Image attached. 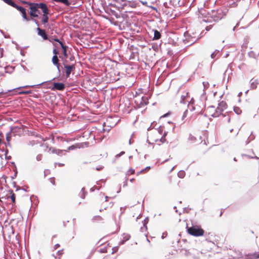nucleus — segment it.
I'll return each instance as SVG.
<instances>
[{
    "label": "nucleus",
    "instance_id": "1",
    "mask_svg": "<svg viewBox=\"0 0 259 259\" xmlns=\"http://www.w3.org/2000/svg\"><path fill=\"white\" fill-rule=\"evenodd\" d=\"M162 130L161 129L155 130L150 132L148 136L147 141L149 144H153L155 143L161 142L163 143L166 141L164 137L166 134L165 133L162 135Z\"/></svg>",
    "mask_w": 259,
    "mask_h": 259
},
{
    "label": "nucleus",
    "instance_id": "2",
    "mask_svg": "<svg viewBox=\"0 0 259 259\" xmlns=\"http://www.w3.org/2000/svg\"><path fill=\"white\" fill-rule=\"evenodd\" d=\"M23 3L26 4L29 6V14L31 18L38 17V14H39V9H40L43 12L42 7L46 9L47 7V5L45 3H31L26 2H23Z\"/></svg>",
    "mask_w": 259,
    "mask_h": 259
},
{
    "label": "nucleus",
    "instance_id": "3",
    "mask_svg": "<svg viewBox=\"0 0 259 259\" xmlns=\"http://www.w3.org/2000/svg\"><path fill=\"white\" fill-rule=\"evenodd\" d=\"M187 229L188 233L193 236H202L204 234V230L199 226L196 225L190 227H187Z\"/></svg>",
    "mask_w": 259,
    "mask_h": 259
},
{
    "label": "nucleus",
    "instance_id": "4",
    "mask_svg": "<svg viewBox=\"0 0 259 259\" xmlns=\"http://www.w3.org/2000/svg\"><path fill=\"white\" fill-rule=\"evenodd\" d=\"M208 109H209L210 112H211L210 115L213 117H219L220 115H222L223 114L222 112H223V110L221 109H219V107L218 106L217 108L215 109H214L213 107H210L208 108Z\"/></svg>",
    "mask_w": 259,
    "mask_h": 259
},
{
    "label": "nucleus",
    "instance_id": "5",
    "mask_svg": "<svg viewBox=\"0 0 259 259\" xmlns=\"http://www.w3.org/2000/svg\"><path fill=\"white\" fill-rule=\"evenodd\" d=\"M42 8L43 9V15L41 22L43 24H46L48 23L49 20V17L48 15L49 14V10L48 7H47L46 9H44V7H42Z\"/></svg>",
    "mask_w": 259,
    "mask_h": 259
},
{
    "label": "nucleus",
    "instance_id": "6",
    "mask_svg": "<svg viewBox=\"0 0 259 259\" xmlns=\"http://www.w3.org/2000/svg\"><path fill=\"white\" fill-rule=\"evenodd\" d=\"M64 68L65 69V73L67 77H68L70 76L71 72L74 70L75 69V65L73 64L71 65H68L66 64H64Z\"/></svg>",
    "mask_w": 259,
    "mask_h": 259
},
{
    "label": "nucleus",
    "instance_id": "7",
    "mask_svg": "<svg viewBox=\"0 0 259 259\" xmlns=\"http://www.w3.org/2000/svg\"><path fill=\"white\" fill-rule=\"evenodd\" d=\"M65 150H62L60 149H56L54 147H50L49 149V152L53 154H56L59 156H63L65 154L64 152Z\"/></svg>",
    "mask_w": 259,
    "mask_h": 259
},
{
    "label": "nucleus",
    "instance_id": "8",
    "mask_svg": "<svg viewBox=\"0 0 259 259\" xmlns=\"http://www.w3.org/2000/svg\"><path fill=\"white\" fill-rule=\"evenodd\" d=\"M111 246L109 244H105L98 248V251L101 253H106L110 251Z\"/></svg>",
    "mask_w": 259,
    "mask_h": 259
},
{
    "label": "nucleus",
    "instance_id": "9",
    "mask_svg": "<svg viewBox=\"0 0 259 259\" xmlns=\"http://www.w3.org/2000/svg\"><path fill=\"white\" fill-rule=\"evenodd\" d=\"M16 9L19 11L21 14H22V17L23 18L26 20L27 21H28L30 20V18H28L27 16V15H26V10L25 9H24L23 7H21V6H19L17 5V8H16Z\"/></svg>",
    "mask_w": 259,
    "mask_h": 259
},
{
    "label": "nucleus",
    "instance_id": "10",
    "mask_svg": "<svg viewBox=\"0 0 259 259\" xmlns=\"http://www.w3.org/2000/svg\"><path fill=\"white\" fill-rule=\"evenodd\" d=\"M65 89V85L63 83L55 82L54 83V87L52 88V90L63 91Z\"/></svg>",
    "mask_w": 259,
    "mask_h": 259
},
{
    "label": "nucleus",
    "instance_id": "11",
    "mask_svg": "<svg viewBox=\"0 0 259 259\" xmlns=\"http://www.w3.org/2000/svg\"><path fill=\"white\" fill-rule=\"evenodd\" d=\"M52 61L53 64L56 66L57 70L59 72H60V64L59 63V60L58 57V56H53Z\"/></svg>",
    "mask_w": 259,
    "mask_h": 259
},
{
    "label": "nucleus",
    "instance_id": "12",
    "mask_svg": "<svg viewBox=\"0 0 259 259\" xmlns=\"http://www.w3.org/2000/svg\"><path fill=\"white\" fill-rule=\"evenodd\" d=\"M37 30L38 32V34L41 36L45 40H47L48 39V35L46 33L45 30H42L39 27L37 28Z\"/></svg>",
    "mask_w": 259,
    "mask_h": 259
},
{
    "label": "nucleus",
    "instance_id": "13",
    "mask_svg": "<svg viewBox=\"0 0 259 259\" xmlns=\"http://www.w3.org/2000/svg\"><path fill=\"white\" fill-rule=\"evenodd\" d=\"M250 88L252 90L256 89L257 85L259 84V81L257 79L252 78L250 80Z\"/></svg>",
    "mask_w": 259,
    "mask_h": 259
},
{
    "label": "nucleus",
    "instance_id": "14",
    "mask_svg": "<svg viewBox=\"0 0 259 259\" xmlns=\"http://www.w3.org/2000/svg\"><path fill=\"white\" fill-rule=\"evenodd\" d=\"M191 107L192 109L193 110H196V113H200L202 111L201 108L200 106L199 107H197V108L195 107V104L194 102H193L191 105H190L189 107Z\"/></svg>",
    "mask_w": 259,
    "mask_h": 259
},
{
    "label": "nucleus",
    "instance_id": "15",
    "mask_svg": "<svg viewBox=\"0 0 259 259\" xmlns=\"http://www.w3.org/2000/svg\"><path fill=\"white\" fill-rule=\"evenodd\" d=\"M222 120L224 122H229L231 120V117L229 116V114H222Z\"/></svg>",
    "mask_w": 259,
    "mask_h": 259
},
{
    "label": "nucleus",
    "instance_id": "16",
    "mask_svg": "<svg viewBox=\"0 0 259 259\" xmlns=\"http://www.w3.org/2000/svg\"><path fill=\"white\" fill-rule=\"evenodd\" d=\"M218 107H219V109H221L222 110H223L224 111L225 109H226L227 108V104L226 103V102L223 101L219 104Z\"/></svg>",
    "mask_w": 259,
    "mask_h": 259
},
{
    "label": "nucleus",
    "instance_id": "17",
    "mask_svg": "<svg viewBox=\"0 0 259 259\" xmlns=\"http://www.w3.org/2000/svg\"><path fill=\"white\" fill-rule=\"evenodd\" d=\"M60 45L61 46L62 49L63 51V55L64 57H67V50L68 48V47L66 46H65L63 42H60Z\"/></svg>",
    "mask_w": 259,
    "mask_h": 259
},
{
    "label": "nucleus",
    "instance_id": "18",
    "mask_svg": "<svg viewBox=\"0 0 259 259\" xmlns=\"http://www.w3.org/2000/svg\"><path fill=\"white\" fill-rule=\"evenodd\" d=\"M151 169L150 166H147L144 169H143L142 170H140V171L138 172L137 173V176H139L140 174H146L147 172H148L150 169Z\"/></svg>",
    "mask_w": 259,
    "mask_h": 259
},
{
    "label": "nucleus",
    "instance_id": "19",
    "mask_svg": "<svg viewBox=\"0 0 259 259\" xmlns=\"http://www.w3.org/2000/svg\"><path fill=\"white\" fill-rule=\"evenodd\" d=\"M53 1L57 2V3H60L63 4L66 6H69L70 5V3L69 2L68 0H53Z\"/></svg>",
    "mask_w": 259,
    "mask_h": 259
},
{
    "label": "nucleus",
    "instance_id": "20",
    "mask_svg": "<svg viewBox=\"0 0 259 259\" xmlns=\"http://www.w3.org/2000/svg\"><path fill=\"white\" fill-rule=\"evenodd\" d=\"M148 103V99L146 97H143L142 98V101L140 102V106H144Z\"/></svg>",
    "mask_w": 259,
    "mask_h": 259
},
{
    "label": "nucleus",
    "instance_id": "21",
    "mask_svg": "<svg viewBox=\"0 0 259 259\" xmlns=\"http://www.w3.org/2000/svg\"><path fill=\"white\" fill-rule=\"evenodd\" d=\"M4 1L8 5L15 8H17V5L12 0H4Z\"/></svg>",
    "mask_w": 259,
    "mask_h": 259
},
{
    "label": "nucleus",
    "instance_id": "22",
    "mask_svg": "<svg viewBox=\"0 0 259 259\" xmlns=\"http://www.w3.org/2000/svg\"><path fill=\"white\" fill-rule=\"evenodd\" d=\"M80 147L79 144H76L75 145H72L69 146L67 150H65V152L69 151L70 150H74L76 148H79Z\"/></svg>",
    "mask_w": 259,
    "mask_h": 259
},
{
    "label": "nucleus",
    "instance_id": "23",
    "mask_svg": "<svg viewBox=\"0 0 259 259\" xmlns=\"http://www.w3.org/2000/svg\"><path fill=\"white\" fill-rule=\"evenodd\" d=\"M161 37V34L158 30L154 31V35L153 39L157 40L159 39Z\"/></svg>",
    "mask_w": 259,
    "mask_h": 259
},
{
    "label": "nucleus",
    "instance_id": "24",
    "mask_svg": "<svg viewBox=\"0 0 259 259\" xmlns=\"http://www.w3.org/2000/svg\"><path fill=\"white\" fill-rule=\"evenodd\" d=\"M11 195L10 196V198H11L13 203H15L16 195H15V193L13 192V191H11Z\"/></svg>",
    "mask_w": 259,
    "mask_h": 259
},
{
    "label": "nucleus",
    "instance_id": "25",
    "mask_svg": "<svg viewBox=\"0 0 259 259\" xmlns=\"http://www.w3.org/2000/svg\"><path fill=\"white\" fill-rule=\"evenodd\" d=\"M118 247L115 246L114 247H112V246H111L110 251H111V253L113 254L116 252L118 251Z\"/></svg>",
    "mask_w": 259,
    "mask_h": 259
},
{
    "label": "nucleus",
    "instance_id": "26",
    "mask_svg": "<svg viewBox=\"0 0 259 259\" xmlns=\"http://www.w3.org/2000/svg\"><path fill=\"white\" fill-rule=\"evenodd\" d=\"M93 220L95 221H101L102 220V218L99 215H96L93 217Z\"/></svg>",
    "mask_w": 259,
    "mask_h": 259
},
{
    "label": "nucleus",
    "instance_id": "27",
    "mask_svg": "<svg viewBox=\"0 0 259 259\" xmlns=\"http://www.w3.org/2000/svg\"><path fill=\"white\" fill-rule=\"evenodd\" d=\"M32 93L31 91H22L19 93L20 95H28Z\"/></svg>",
    "mask_w": 259,
    "mask_h": 259
},
{
    "label": "nucleus",
    "instance_id": "28",
    "mask_svg": "<svg viewBox=\"0 0 259 259\" xmlns=\"http://www.w3.org/2000/svg\"><path fill=\"white\" fill-rule=\"evenodd\" d=\"M11 134H7V136H6V140L8 142V144H10V142L11 141Z\"/></svg>",
    "mask_w": 259,
    "mask_h": 259
},
{
    "label": "nucleus",
    "instance_id": "29",
    "mask_svg": "<svg viewBox=\"0 0 259 259\" xmlns=\"http://www.w3.org/2000/svg\"><path fill=\"white\" fill-rule=\"evenodd\" d=\"M135 174V170L133 168H130L127 171L128 175H133Z\"/></svg>",
    "mask_w": 259,
    "mask_h": 259
},
{
    "label": "nucleus",
    "instance_id": "30",
    "mask_svg": "<svg viewBox=\"0 0 259 259\" xmlns=\"http://www.w3.org/2000/svg\"><path fill=\"white\" fill-rule=\"evenodd\" d=\"M64 253L63 252V250H58L57 252V255H59V259L60 258V256L61 255H62V254Z\"/></svg>",
    "mask_w": 259,
    "mask_h": 259
},
{
    "label": "nucleus",
    "instance_id": "31",
    "mask_svg": "<svg viewBox=\"0 0 259 259\" xmlns=\"http://www.w3.org/2000/svg\"><path fill=\"white\" fill-rule=\"evenodd\" d=\"M178 176L180 178H183L184 175H185V172L184 171H180L179 173H178Z\"/></svg>",
    "mask_w": 259,
    "mask_h": 259
},
{
    "label": "nucleus",
    "instance_id": "32",
    "mask_svg": "<svg viewBox=\"0 0 259 259\" xmlns=\"http://www.w3.org/2000/svg\"><path fill=\"white\" fill-rule=\"evenodd\" d=\"M50 182L53 184H55V179L54 178H51L50 179Z\"/></svg>",
    "mask_w": 259,
    "mask_h": 259
},
{
    "label": "nucleus",
    "instance_id": "33",
    "mask_svg": "<svg viewBox=\"0 0 259 259\" xmlns=\"http://www.w3.org/2000/svg\"><path fill=\"white\" fill-rule=\"evenodd\" d=\"M234 111L237 113L238 114L240 113V112L241 111L240 109L238 107H236L234 108Z\"/></svg>",
    "mask_w": 259,
    "mask_h": 259
},
{
    "label": "nucleus",
    "instance_id": "34",
    "mask_svg": "<svg viewBox=\"0 0 259 259\" xmlns=\"http://www.w3.org/2000/svg\"><path fill=\"white\" fill-rule=\"evenodd\" d=\"M53 53L54 54V56H58V55L59 54L58 51L56 49H54L53 50Z\"/></svg>",
    "mask_w": 259,
    "mask_h": 259
},
{
    "label": "nucleus",
    "instance_id": "35",
    "mask_svg": "<svg viewBox=\"0 0 259 259\" xmlns=\"http://www.w3.org/2000/svg\"><path fill=\"white\" fill-rule=\"evenodd\" d=\"M33 87V85H25V86H23V87H19V88H17V89H20L22 88H27Z\"/></svg>",
    "mask_w": 259,
    "mask_h": 259
},
{
    "label": "nucleus",
    "instance_id": "36",
    "mask_svg": "<svg viewBox=\"0 0 259 259\" xmlns=\"http://www.w3.org/2000/svg\"><path fill=\"white\" fill-rule=\"evenodd\" d=\"M187 113H188V110H186L184 112L183 116V118H184V117H186L187 116Z\"/></svg>",
    "mask_w": 259,
    "mask_h": 259
},
{
    "label": "nucleus",
    "instance_id": "37",
    "mask_svg": "<svg viewBox=\"0 0 259 259\" xmlns=\"http://www.w3.org/2000/svg\"><path fill=\"white\" fill-rule=\"evenodd\" d=\"M103 168V166H100L96 168V170L99 171V170H102V169Z\"/></svg>",
    "mask_w": 259,
    "mask_h": 259
},
{
    "label": "nucleus",
    "instance_id": "38",
    "mask_svg": "<svg viewBox=\"0 0 259 259\" xmlns=\"http://www.w3.org/2000/svg\"><path fill=\"white\" fill-rule=\"evenodd\" d=\"M59 246L60 245L59 244H56L54 245V249H57Z\"/></svg>",
    "mask_w": 259,
    "mask_h": 259
},
{
    "label": "nucleus",
    "instance_id": "39",
    "mask_svg": "<svg viewBox=\"0 0 259 259\" xmlns=\"http://www.w3.org/2000/svg\"><path fill=\"white\" fill-rule=\"evenodd\" d=\"M211 28V26H208L206 27V30L209 31Z\"/></svg>",
    "mask_w": 259,
    "mask_h": 259
},
{
    "label": "nucleus",
    "instance_id": "40",
    "mask_svg": "<svg viewBox=\"0 0 259 259\" xmlns=\"http://www.w3.org/2000/svg\"><path fill=\"white\" fill-rule=\"evenodd\" d=\"M53 40L55 41L58 42L59 44L60 42H62L61 41L59 40L58 38H54Z\"/></svg>",
    "mask_w": 259,
    "mask_h": 259
},
{
    "label": "nucleus",
    "instance_id": "41",
    "mask_svg": "<svg viewBox=\"0 0 259 259\" xmlns=\"http://www.w3.org/2000/svg\"><path fill=\"white\" fill-rule=\"evenodd\" d=\"M190 139L191 140H195L197 141L196 137H194L193 136H192L190 137Z\"/></svg>",
    "mask_w": 259,
    "mask_h": 259
},
{
    "label": "nucleus",
    "instance_id": "42",
    "mask_svg": "<svg viewBox=\"0 0 259 259\" xmlns=\"http://www.w3.org/2000/svg\"><path fill=\"white\" fill-rule=\"evenodd\" d=\"M215 55L214 53H212V54H211V57L212 58H214L215 57Z\"/></svg>",
    "mask_w": 259,
    "mask_h": 259
},
{
    "label": "nucleus",
    "instance_id": "43",
    "mask_svg": "<svg viewBox=\"0 0 259 259\" xmlns=\"http://www.w3.org/2000/svg\"><path fill=\"white\" fill-rule=\"evenodd\" d=\"M135 180V179H131L130 181H131V182H134Z\"/></svg>",
    "mask_w": 259,
    "mask_h": 259
},
{
    "label": "nucleus",
    "instance_id": "44",
    "mask_svg": "<svg viewBox=\"0 0 259 259\" xmlns=\"http://www.w3.org/2000/svg\"><path fill=\"white\" fill-rule=\"evenodd\" d=\"M64 165V164L59 163V166H62Z\"/></svg>",
    "mask_w": 259,
    "mask_h": 259
},
{
    "label": "nucleus",
    "instance_id": "45",
    "mask_svg": "<svg viewBox=\"0 0 259 259\" xmlns=\"http://www.w3.org/2000/svg\"><path fill=\"white\" fill-rule=\"evenodd\" d=\"M256 258H259V253L257 254Z\"/></svg>",
    "mask_w": 259,
    "mask_h": 259
},
{
    "label": "nucleus",
    "instance_id": "46",
    "mask_svg": "<svg viewBox=\"0 0 259 259\" xmlns=\"http://www.w3.org/2000/svg\"><path fill=\"white\" fill-rule=\"evenodd\" d=\"M3 95V93H0V97H1V96Z\"/></svg>",
    "mask_w": 259,
    "mask_h": 259
},
{
    "label": "nucleus",
    "instance_id": "47",
    "mask_svg": "<svg viewBox=\"0 0 259 259\" xmlns=\"http://www.w3.org/2000/svg\"><path fill=\"white\" fill-rule=\"evenodd\" d=\"M123 153H124V152H122L121 154H123Z\"/></svg>",
    "mask_w": 259,
    "mask_h": 259
},
{
    "label": "nucleus",
    "instance_id": "48",
    "mask_svg": "<svg viewBox=\"0 0 259 259\" xmlns=\"http://www.w3.org/2000/svg\"><path fill=\"white\" fill-rule=\"evenodd\" d=\"M107 198H108L107 196H106V198L107 199ZM107 199H106V201H107Z\"/></svg>",
    "mask_w": 259,
    "mask_h": 259
},
{
    "label": "nucleus",
    "instance_id": "49",
    "mask_svg": "<svg viewBox=\"0 0 259 259\" xmlns=\"http://www.w3.org/2000/svg\"><path fill=\"white\" fill-rule=\"evenodd\" d=\"M36 24L38 25V23H37V22H36Z\"/></svg>",
    "mask_w": 259,
    "mask_h": 259
},
{
    "label": "nucleus",
    "instance_id": "50",
    "mask_svg": "<svg viewBox=\"0 0 259 259\" xmlns=\"http://www.w3.org/2000/svg\"><path fill=\"white\" fill-rule=\"evenodd\" d=\"M104 259H106V258H104Z\"/></svg>",
    "mask_w": 259,
    "mask_h": 259
}]
</instances>
